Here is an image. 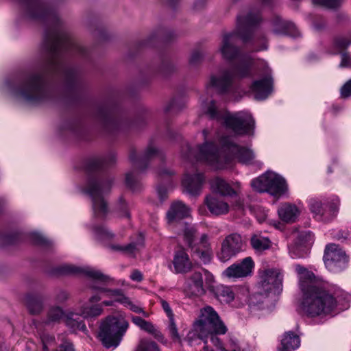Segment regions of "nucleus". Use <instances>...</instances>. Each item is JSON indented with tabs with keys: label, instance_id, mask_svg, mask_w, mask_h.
<instances>
[{
	"label": "nucleus",
	"instance_id": "1",
	"mask_svg": "<svg viewBox=\"0 0 351 351\" xmlns=\"http://www.w3.org/2000/svg\"><path fill=\"white\" fill-rule=\"evenodd\" d=\"M25 15L46 23L40 49L39 69L27 74L19 82L7 81L8 90L14 95L31 103L49 99L52 95L50 82L58 80L66 96L77 99L83 85L77 71L67 65V56L86 58L88 51L68 32L56 10L47 0H18Z\"/></svg>",
	"mask_w": 351,
	"mask_h": 351
},
{
	"label": "nucleus",
	"instance_id": "2",
	"mask_svg": "<svg viewBox=\"0 0 351 351\" xmlns=\"http://www.w3.org/2000/svg\"><path fill=\"white\" fill-rule=\"evenodd\" d=\"M221 143V147L219 149L214 143L206 141L197 146L194 153L190 149L187 157L194 154L196 160L205 162L217 169L228 167L234 159L241 163L250 164L254 158L252 150L234 143L228 137L223 138Z\"/></svg>",
	"mask_w": 351,
	"mask_h": 351
},
{
	"label": "nucleus",
	"instance_id": "3",
	"mask_svg": "<svg viewBox=\"0 0 351 351\" xmlns=\"http://www.w3.org/2000/svg\"><path fill=\"white\" fill-rule=\"evenodd\" d=\"M115 160V156L111 154L106 158L88 159L85 163V171L89 174V178L84 191L91 197L94 215L97 217L104 218L108 213L104 195L110 192L113 183L112 178L101 175L99 171Z\"/></svg>",
	"mask_w": 351,
	"mask_h": 351
},
{
	"label": "nucleus",
	"instance_id": "4",
	"mask_svg": "<svg viewBox=\"0 0 351 351\" xmlns=\"http://www.w3.org/2000/svg\"><path fill=\"white\" fill-rule=\"evenodd\" d=\"M315 278L314 274L308 270L299 276L303 293L300 308L309 317L326 316L336 308L337 300L328 291L317 285Z\"/></svg>",
	"mask_w": 351,
	"mask_h": 351
},
{
	"label": "nucleus",
	"instance_id": "5",
	"mask_svg": "<svg viewBox=\"0 0 351 351\" xmlns=\"http://www.w3.org/2000/svg\"><path fill=\"white\" fill-rule=\"evenodd\" d=\"M263 18L259 10L248 12L245 16H238L235 29L223 35L221 43L219 48L222 58L228 61H232L241 56V49L237 45L238 38L247 43L254 40V30L263 22Z\"/></svg>",
	"mask_w": 351,
	"mask_h": 351
},
{
	"label": "nucleus",
	"instance_id": "6",
	"mask_svg": "<svg viewBox=\"0 0 351 351\" xmlns=\"http://www.w3.org/2000/svg\"><path fill=\"white\" fill-rule=\"evenodd\" d=\"M232 69H223L217 75H212L210 84L219 93L227 94L234 90V79H243L253 75L254 59L250 54H244L237 58Z\"/></svg>",
	"mask_w": 351,
	"mask_h": 351
},
{
	"label": "nucleus",
	"instance_id": "7",
	"mask_svg": "<svg viewBox=\"0 0 351 351\" xmlns=\"http://www.w3.org/2000/svg\"><path fill=\"white\" fill-rule=\"evenodd\" d=\"M205 112L210 119L218 121L223 120L225 127L237 135H254L255 121L247 112L240 111L231 114L223 109H219L216 102L212 100Z\"/></svg>",
	"mask_w": 351,
	"mask_h": 351
},
{
	"label": "nucleus",
	"instance_id": "8",
	"mask_svg": "<svg viewBox=\"0 0 351 351\" xmlns=\"http://www.w3.org/2000/svg\"><path fill=\"white\" fill-rule=\"evenodd\" d=\"M227 330L216 311L212 306H206L201 308L199 316L193 323V330L188 333L186 341L190 346L196 339H201L206 343L208 333L226 334Z\"/></svg>",
	"mask_w": 351,
	"mask_h": 351
},
{
	"label": "nucleus",
	"instance_id": "9",
	"mask_svg": "<svg viewBox=\"0 0 351 351\" xmlns=\"http://www.w3.org/2000/svg\"><path fill=\"white\" fill-rule=\"evenodd\" d=\"M129 159L132 169L126 173L125 184L133 191H138L141 184L138 180L139 173L143 172L149 162L155 159L163 162L165 155L162 151L157 149L152 143L148 145L143 155H138L135 149L132 148L129 153Z\"/></svg>",
	"mask_w": 351,
	"mask_h": 351
},
{
	"label": "nucleus",
	"instance_id": "10",
	"mask_svg": "<svg viewBox=\"0 0 351 351\" xmlns=\"http://www.w3.org/2000/svg\"><path fill=\"white\" fill-rule=\"evenodd\" d=\"M128 326L129 324L125 319L108 316L101 322L98 337L106 348H116L121 341Z\"/></svg>",
	"mask_w": 351,
	"mask_h": 351
},
{
	"label": "nucleus",
	"instance_id": "11",
	"mask_svg": "<svg viewBox=\"0 0 351 351\" xmlns=\"http://www.w3.org/2000/svg\"><path fill=\"white\" fill-rule=\"evenodd\" d=\"M283 275L274 269H267L259 272L258 293L250 298V305L262 308L266 295L274 290L282 289Z\"/></svg>",
	"mask_w": 351,
	"mask_h": 351
},
{
	"label": "nucleus",
	"instance_id": "12",
	"mask_svg": "<svg viewBox=\"0 0 351 351\" xmlns=\"http://www.w3.org/2000/svg\"><path fill=\"white\" fill-rule=\"evenodd\" d=\"M251 186L258 192H267L274 196H280L287 189L285 180L273 172H267L253 180Z\"/></svg>",
	"mask_w": 351,
	"mask_h": 351
},
{
	"label": "nucleus",
	"instance_id": "13",
	"mask_svg": "<svg viewBox=\"0 0 351 351\" xmlns=\"http://www.w3.org/2000/svg\"><path fill=\"white\" fill-rule=\"evenodd\" d=\"M95 116L104 128L109 132L119 130L122 127L121 117L117 108L113 104L108 103L98 106Z\"/></svg>",
	"mask_w": 351,
	"mask_h": 351
},
{
	"label": "nucleus",
	"instance_id": "14",
	"mask_svg": "<svg viewBox=\"0 0 351 351\" xmlns=\"http://www.w3.org/2000/svg\"><path fill=\"white\" fill-rule=\"evenodd\" d=\"M324 261L326 267L332 272H339L346 268L348 259L345 252L334 243L326 245Z\"/></svg>",
	"mask_w": 351,
	"mask_h": 351
},
{
	"label": "nucleus",
	"instance_id": "15",
	"mask_svg": "<svg viewBox=\"0 0 351 351\" xmlns=\"http://www.w3.org/2000/svg\"><path fill=\"white\" fill-rule=\"evenodd\" d=\"M243 242L240 234L232 233L228 235L221 243L217 256L222 262H226L243 250Z\"/></svg>",
	"mask_w": 351,
	"mask_h": 351
},
{
	"label": "nucleus",
	"instance_id": "16",
	"mask_svg": "<svg viewBox=\"0 0 351 351\" xmlns=\"http://www.w3.org/2000/svg\"><path fill=\"white\" fill-rule=\"evenodd\" d=\"M204 280L207 289L215 293V297L221 302L229 303L234 299V293L230 287L219 285L213 286L215 278L213 275L206 269H204Z\"/></svg>",
	"mask_w": 351,
	"mask_h": 351
},
{
	"label": "nucleus",
	"instance_id": "17",
	"mask_svg": "<svg viewBox=\"0 0 351 351\" xmlns=\"http://www.w3.org/2000/svg\"><path fill=\"white\" fill-rule=\"evenodd\" d=\"M254 267V263L250 256L243 258L240 263L229 266L223 275L228 278H245L251 276Z\"/></svg>",
	"mask_w": 351,
	"mask_h": 351
},
{
	"label": "nucleus",
	"instance_id": "18",
	"mask_svg": "<svg viewBox=\"0 0 351 351\" xmlns=\"http://www.w3.org/2000/svg\"><path fill=\"white\" fill-rule=\"evenodd\" d=\"M60 271L63 274H83L93 280H96L101 282H106L110 280V278L108 276L102 274L100 271L95 270L89 267H79L74 265H64L60 268Z\"/></svg>",
	"mask_w": 351,
	"mask_h": 351
},
{
	"label": "nucleus",
	"instance_id": "19",
	"mask_svg": "<svg viewBox=\"0 0 351 351\" xmlns=\"http://www.w3.org/2000/svg\"><path fill=\"white\" fill-rule=\"evenodd\" d=\"M271 23L272 32L276 35H289L293 37L300 36V32L293 23L285 21L278 15L273 16Z\"/></svg>",
	"mask_w": 351,
	"mask_h": 351
},
{
	"label": "nucleus",
	"instance_id": "20",
	"mask_svg": "<svg viewBox=\"0 0 351 351\" xmlns=\"http://www.w3.org/2000/svg\"><path fill=\"white\" fill-rule=\"evenodd\" d=\"M204 181L205 178L203 173H197L193 175L186 173L182 180V185L191 195L197 196L201 193Z\"/></svg>",
	"mask_w": 351,
	"mask_h": 351
},
{
	"label": "nucleus",
	"instance_id": "21",
	"mask_svg": "<svg viewBox=\"0 0 351 351\" xmlns=\"http://www.w3.org/2000/svg\"><path fill=\"white\" fill-rule=\"evenodd\" d=\"M185 289L193 295L202 296L206 293V282L204 284L202 274L194 271L186 279Z\"/></svg>",
	"mask_w": 351,
	"mask_h": 351
},
{
	"label": "nucleus",
	"instance_id": "22",
	"mask_svg": "<svg viewBox=\"0 0 351 351\" xmlns=\"http://www.w3.org/2000/svg\"><path fill=\"white\" fill-rule=\"evenodd\" d=\"M173 265L176 274H186L191 269L193 265L188 254L182 247L175 251Z\"/></svg>",
	"mask_w": 351,
	"mask_h": 351
},
{
	"label": "nucleus",
	"instance_id": "23",
	"mask_svg": "<svg viewBox=\"0 0 351 351\" xmlns=\"http://www.w3.org/2000/svg\"><path fill=\"white\" fill-rule=\"evenodd\" d=\"M272 80L269 77L263 78L254 81L251 86V90L255 94V98L257 99H265L271 93L272 90Z\"/></svg>",
	"mask_w": 351,
	"mask_h": 351
},
{
	"label": "nucleus",
	"instance_id": "24",
	"mask_svg": "<svg viewBox=\"0 0 351 351\" xmlns=\"http://www.w3.org/2000/svg\"><path fill=\"white\" fill-rule=\"evenodd\" d=\"M204 203L209 211L215 215H226L229 211V205L214 195L205 197Z\"/></svg>",
	"mask_w": 351,
	"mask_h": 351
},
{
	"label": "nucleus",
	"instance_id": "25",
	"mask_svg": "<svg viewBox=\"0 0 351 351\" xmlns=\"http://www.w3.org/2000/svg\"><path fill=\"white\" fill-rule=\"evenodd\" d=\"M190 209L182 202L173 203L168 212L167 218L169 223H173L189 217Z\"/></svg>",
	"mask_w": 351,
	"mask_h": 351
},
{
	"label": "nucleus",
	"instance_id": "26",
	"mask_svg": "<svg viewBox=\"0 0 351 351\" xmlns=\"http://www.w3.org/2000/svg\"><path fill=\"white\" fill-rule=\"evenodd\" d=\"M278 213L283 221L294 223L300 214V210L295 204L285 202L280 204Z\"/></svg>",
	"mask_w": 351,
	"mask_h": 351
},
{
	"label": "nucleus",
	"instance_id": "27",
	"mask_svg": "<svg viewBox=\"0 0 351 351\" xmlns=\"http://www.w3.org/2000/svg\"><path fill=\"white\" fill-rule=\"evenodd\" d=\"M280 345L278 351H294L300 347V339L293 332H287L283 335Z\"/></svg>",
	"mask_w": 351,
	"mask_h": 351
},
{
	"label": "nucleus",
	"instance_id": "28",
	"mask_svg": "<svg viewBox=\"0 0 351 351\" xmlns=\"http://www.w3.org/2000/svg\"><path fill=\"white\" fill-rule=\"evenodd\" d=\"M213 191L222 196H233L236 191L224 180L220 178H215L210 182Z\"/></svg>",
	"mask_w": 351,
	"mask_h": 351
},
{
	"label": "nucleus",
	"instance_id": "29",
	"mask_svg": "<svg viewBox=\"0 0 351 351\" xmlns=\"http://www.w3.org/2000/svg\"><path fill=\"white\" fill-rule=\"evenodd\" d=\"M26 306L31 314H38L43 308V300L41 295L29 293L25 298Z\"/></svg>",
	"mask_w": 351,
	"mask_h": 351
},
{
	"label": "nucleus",
	"instance_id": "30",
	"mask_svg": "<svg viewBox=\"0 0 351 351\" xmlns=\"http://www.w3.org/2000/svg\"><path fill=\"white\" fill-rule=\"evenodd\" d=\"M131 320L136 326L139 327L141 330H145L152 335H154L155 337L157 338L158 339L163 338V335L154 327L152 323L146 321L145 319H143L141 317L134 315L131 316Z\"/></svg>",
	"mask_w": 351,
	"mask_h": 351
},
{
	"label": "nucleus",
	"instance_id": "31",
	"mask_svg": "<svg viewBox=\"0 0 351 351\" xmlns=\"http://www.w3.org/2000/svg\"><path fill=\"white\" fill-rule=\"evenodd\" d=\"M79 313H75L73 312L69 313L65 317V324L72 332H75L77 331H86V326L80 317Z\"/></svg>",
	"mask_w": 351,
	"mask_h": 351
},
{
	"label": "nucleus",
	"instance_id": "32",
	"mask_svg": "<svg viewBox=\"0 0 351 351\" xmlns=\"http://www.w3.org/2000/svg\"><path fill=\"white\" fill-rule=\"evenodd\" d=\"M104 311L101 304H85L81 306L80 315L84 319H92L100 316Z\"/></svg>",
	"mask_w": 351,
	"mask_h": 351
},
{
	"label": "nucleus",
	"instance_id": "33",
	"mask_svg": "<svg viewBox=\"0 0 351 351\" xmlns=\"http://www.w3.org/2000/svg\"><path fill=\"white\" fill-rule=\"evenodd\" d=\"M310 210L315 215V217L319 220L325 222V216L326 215V209L325 203L315 199L310 200Z\"/></svg>",
	"mask_w": 351,
	"mask_h": 351
},
{
	"label": "nucleus",
	"instance_id": "34",
	"mask_svg": "<svg viewBox=\"0 0 351 351\" xmlns=\"http://www.w3.org/2000/svg\"><path fill=\"white\" fill-rule=\"evenodd\" d=\"M144 245V237L141 234L138 235L137 240L134 242H131L130 243L125 245H111L110 248L114 250L123 251L128 252L129 254L134 253L136 250H138L140 247H143Z\"/></svg>",
	"mask_w": 351,
	"mask_h": 351
},
{
	"label": "nucleus",
	"instance_id": "35",
	"mask_svg": "<svg viewBox=\"0 0 351 351\" xmlns=\"http://www.w3.org/2000/svg\"><path fill=\"white\" fill-rule=\"evenodd\" d=\"M134 351H161L159 346L154 341L147 339H141Z\"/></svg>",
	"mask_w": 351,
	"mask_h": 351
},
{
	"label": "nucleus",
	"instance_id": "36",
	"mask_svg": "<svg viewBox=\"0 0 351 351\" xmlns=\"http://www.w3.org/2000/svg\"><path fill=\"white\" fill-rule=\"evenodd\" d=\"M250 243L254 250L263 251L269 248L271 242L267 238L254 235L250 239Z\"/></svg>",
	"mask_w": 351,
	"mask_h": 351
},
{
	"label": "nucleus",
	"instance_id": "37",
	"mask_svg": "<svg viewBox=\"0 0 351 351\" xmlns=\"http://www.w3.org/2000/svg\"><path fill=\"white\" fill-rule=\"evenodd\" d=\"M63 316L64 311L62 308L59 306L51 307L47 312V319L45 322L46 324L58 323Z\"/></svg>",
	"mask_w": 351,
	"mask_h": 351
},
{
	"label": "nucleus",
	"instance_id": "38",
	"mask_svg": "<svg viewBox=\"0 0 351 351\" xmlns=\"http://www.w3.org/2000/svg\"><path fill=\"white\" fill-rule=\"evenodd\" d=\"M197 233V229L193 226L186 225L184 229V240L188 247L191 250H193L195 247L194 241L195 240Z\"/></svg>",
	"mask_w": 351,
	"mask_h": 351
},
{
	"label": "nucleus",
	"instance_id": "39",
	"mask_svg": "<svg viewBox=\"0 0 351 351\" xmlns=\"http://www.w3.org/2000/svg\"><path fill=\"white\" fill-rule=\"evenodd\" d=\"M117 302L123 304L124 306L129 308L131 311L136 313H141L145 317H148L149 314L145 312L143 308L133 303L129 298L122 295L121 298H119L116 300Z\"/></svg>",
	"mask_w": 351,
	"mask_h": 351
},
{
	"label": "nucleus",
	"instance_id": "40",
	"mask_svg": "<svg viewBox=\"0 0 351 351\" xmlns=\"http://www.w3.org/2000/svg\"><path fill=\"white\" fill-rule=\"evenodd\" d=\"M325 205L326 209V215L324 219L325 222H328L332 220L336 216L339 210V200L338 198H335L332 199L330 202H326Z\"/></svg>",
	"mask_w": 351,
	"mask_h": 351
},
{
	"label": "nucleus",
	"instance_id": "41",
	"mask_svg": "<svg viewBox=\"0 0 351 351\" xmlns=\"http://www.w3.org/2000/svg\"><path fill=\"white\" fill-rule=\"evenodd\" d=\"M20 239V234L18 233L3 234L0 235V246L5 247L17 243Z\"/></svg>",
	"mask_w": 351,
	"mask_h": 351
},
{
	"label": "nucleus",
	"instance_id": "42",
	"mask_svg": "<svg viewBox=\"0 0 351 351\" xmlns=\"http://www.w3.org/2000/svg\"><path fill=\"white\" fill-rule=\"evenodd\" d=\"M95 237L99 239H111L114 234L103 226H97L93 228Z\"/></svg>",
	"mask_w": 351,
	"mask_h": 351
},
{
	"label": "nucleus",
	"instance_id": "43",
	"mask_svg": "<svg viewBox=\"0 0 351 351\" xmlns=\"http://www.w3.org/2000/svg\"><path fill=\"white\" fill-rule=\"evenodd\" d=\"M95 237L99 239H111L114 234L103 226H97L93 228Z\"/></svg>",
	"mask_w": 351,
	"mask_h": 351
},
{
	"label": "nucleus",
	"instance_id": "44",
	"mask_svg": "<svg viewBox=\"0 0 351 351\" xmlns=\"http://www.w3.org/2000/svg\"><path fill=\"white\" fill-rule=\"evenodd\" d=\"M116 212L120 217L130 218V213L128 204L121 197L116 206Z\"/></svg>",
	"mask_w": 351,
	"mask_h": 351
},
{
	"label": "nucleus",
	"instance_id": "45",
	"mask_svg": "<svg viewBox=\"0 0 351 351\" xmlns=\"http://www.w3.org/2000/svg\"><path fill=\"white\" fill-rule=\"evenodd\" d=\"M193 250L197 257L204 263H208L210 261L212 255L210 248H204V250H200L195 247Z\"/></svg>",
	"mask_w": 351,
	"mask_h": 351
},
{
	"label": "nucleus",
	"instance_id": "46",
	"mask_svg": "<svg viewBox=\"0 0 351 351\" xmlns=\"http://www.w3.org/2000/svg\"><path fill=\"white\" fill-rule=\"evenodd\" d=\"M169 324L168 326V330L171 339L173 341H180V337L179 335L178 328L174 320V317L169 318Z\"/></svg>",
	"mask_w": 351,
	"mask_h": 351
},
{
	"label": "nucleus",
	"instance_id": "47",
	"mask_svg": "<svg viewBox=\"0 0 351 351\" xmlns=\"http://www.w3.org/2000/svg\"><path fill=\"white\" fill-rule=\"evenodd\" d=\"M334 43L337 49L342 51L351 44V39L343 36H338L335 38Z\"/></svg>",
	"mask_w": 351,
	"mask_h": 351
},
{
	"label": "nucleus",
	"instance_id": "48",
	"mask_svg": "<svg viewBox=\"0 0 351 351\" xmlns=\"http://www.w3.org/2000/svg\"><path fill=\"white\" fill-rule=\"evenodd\" d=\"M219 333L210 332L208 334L207 339L209 338L211 343L221 351H228L222 344L221 339L217 337Z\"/></svg>",
	"mask_w": 351,
	"mask_h": 351
},
{
	"label": "nucleus",
	"instance_id": "49",
	"mask_svg": "<svg viewBox=\"0 0 351 351\" xmlns=\"http://www.w3.org/2000/svg\"><path fill=\"white\" fill-rule=\"evenodd\" d=\"M204 58V53L200 51H195L192 53L189 59L191 66H196L199 64Z\"/></svg>",
	"mask_w": 351,
	"mask_h": 351
},
{
	"label": "nucleus",
	"instance_id": "50",
	"mask_svg": "<svg viewBox=\"0 0 351 351\" xmlns=\"http://www.w3.org/2000/svg\"><path fill=\"white\" fill-rule=\"evenodd\" d=\"M32 241L34 243L40 245H49L50 241L46 239L44 236L39 233H34L32 235Z\"/></svg>",
	"mask_w": 351,
	"mask_h": 351
},
{
	"label": "nucleus",
	"instance_id": "51",
	"mask_svg": "<svg viewBox=\"0 0 351 351\" xmlns=\"http://www.w3.org/2000/svg\"><path fill=\"white\" fill-rule=\"evenodd\" d=\"M313 1L314 3L333 8L339 5L340 0H313Z\"/></svg>",
	"mask_w": 351,
	"mask_h": 351
},
{
	"label": "nucleus",
	"instance_id": "52",
	"mask_svg": "<svg viewBox=\"0 0 351 351\" xmlns=\"http://www.w3.org/2000/svg\"><path fill=\"white\" fill-rule=\"evenodd\" d=\"M313 27L317 31L321 32L326 28V22L325 19L321 16L316 17L313 21Z\"/></svg>",
	"mask_w": 351,
	"mask_h": 351
},
{
	"label": "nucleus",
	"instance_id": "53",
	"mask_svg": "<svg viewBox=\"0 0 351 351\" xmlns=\"http://www.w3.org/2000/svg\"><path fill=\"white\" fill-rule=\"evenodd\" d=\"M90 287L93 289L99 290L101 292H108L111 293L113 295H118L119 298H121L122 295V291L120 289H106L102 288L101 287L97 286V285H91Z\"/></svg>",
	"mask_w": 351,
	"mask_h": 351
},
{
	"label": "nucleus",
	"instance_id": "54",
	"mask_svg": "<svg viewBox=\"0 0 351 351\" xmlns=\"http://www.w3.org/2000/svg\"><path fill=\"white\" fill-rule=\"evenodd\" d=\"M56 351H75V350L73 343L66 340L58 346Z\"/></svg>",
	"mask_w": 351,
	"mask_h": 351
},
{
	"label": "nucleus",
	"instance_id": "55",
	"mask_svg": "<svg viewBox=\"0 0 351 351\" xmlns=\"http://www.w3.org/2000/svg\"><path fill=\"white\" fill-rule=\"evenodd\" d=\"M341 95L343 98H348L351 96V79L341 88Z\"/></svg>",
	"mask_w": 351,
	"mask_h": 351
},
{
	"label": "nucleus",
	"instance_id": "56",
	"mask_svg": "<svg viewBox=\"0 0 351 351\" xmlns=\"http://www.w3.org/2000/svg\"><path fill=\"white\" fill-rule=\"evenodd\" d=\"M261 2V5H258V7H253L252 8L249 12L251 11L256 12L257 10H259L261 12V15H262V6L263 5H269L272 6L274 3H276L278 0H260ZM263 17V16H261Z\"/></svg>",
	"mask_w": 351,
	"mask_h": 351
},
{
	"label": "nucleus",
	"instance_id": "57",
	"mask_svg": "<svg viewBox=\"0 0 351 351\" xmlns=\"http://www.w3.org/2000/svg\"><path fill=\"white\" fill-rule=\"evenodd\" d=\"M69 298V294L64 290H60L56 295V301L58 303H63Z\"/></svg>",
	"mask_w": 351,
	"mask_h": 351
},
{
	"label": "nucleus",
	"instance_id": "58",
	"mask_svg": "<svg viewBox=\"0 0 351 351\" xmlns=\"http://www.w3.org/2000/svg\"><path fill=\"white\" fill-rule=\"evenodd\" d=\"M160 302L164 311L166 313L168 318L174 317L173 313L170 307L169 304L165 300L160 299Z\"/></svg>",
	"mask_w": 351,
	"mask_h": 351
},
{
	"label": "nucleus",
	"instance_id": "59",
	"mask_svg": "<svg viewBox=\"0 0 351 351\" xmlns=\"http://www.w3.org/2000/svg\"><path fill=\"white\" fill-rule=\"evenodd\" d=\"M180 109V107L178 106V101L176 99H173L169 102L168 105L165 108V112H177Z\"/></svg>",
	"mask_w": 351,
	"mask_h": 351
},
{
	"label": "nucleus",
	"instance_id": "60",
	"mask_svg": "<svg viewBox=\"0 0 351 351\" xmlns=\"http://www.w3.org/2000/svg\"><path fill=\"white\" fill-rule=\"evenodd\" d=\"M351 66V57L346 52L341 53V61L340 63L341 67H348Z\"/></svg>",
	"mask_w": 351,
	"mask_h": 351
},
{
	"label": "nucleus",
	"instance_id": "61",
	"mask_svg": "<svg viewBox=\"0 0 351 351\" xmlns=\"http://www.w3.org/2000/svg\"><path fill=\"white\" fill-rule=\"evenodd\" d=\"M289 253L293 258L304 257V254L301 252L298 247L295 245L289 247Z\"/></svg>",
	"mask_w": 351,
	"mask_h": 351
},
{
	"label": "nucleus",
	"instance_id": "62",
	"mask_svg": "<svg viewBox=\"0 0 351 351\" xmlns=\"http://www.w3.org/2000/svg\"><path fill=\"white\" fill-rule=\"evenodd\" d=\"M157 192L161 201H164L167 197V189L165 187L158 186L157 187Z\"/></svg>",
	"mask_w": 351,
	"mask_h": 351
},
{
	"label": "nucleus",
	"instance_id": "63",
	"mask_svg": "<svg viewBox=\"0 0 351 351\" xmlns=\"http://www.w3.org/2000/svg\"><path fill=\"white\" fill-rule=\"evenodd\" d=\"M130 278L134 281L141 282L143 280V274L138 270H134L130 275Z\"/></svg>",
	"mask_w": 351,
	"mask_h": 351
},
{
	"label": "nucleus",
	"instance_id": "64",
	"mask_svg": "<svg viewBox=\"0 0 351 351\" xmlns=\"http://www.w3.org/2000/svg\"><path fill=\"white\" fill-rule=\"evenodd\" d=\"M200 243L203 248H210V243L208 241V236L206 234H203L201 236Z\"/></svg>",
	"mask_w": 351,
	"mask_h": 351
}]
</instances>
